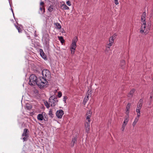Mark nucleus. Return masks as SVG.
<instances>
[{
    "label": "nucleus",
    "instance_id": "bb28decb",
    "mask_svg": "<svg viewBox=\"0 0 153 153\" xmlns=\"http://www.w3.org/2000/svg\"><path fill=\"white\" fill-rule=\"evenodd\" d=\"M40 10L41 11H42V10H43V12L42 13V14H43L45 12V8L43 6H40Z\"/></svg>",
    "mask_w": 153,
    "mask_h": 153
},
{
    "label": "nucleus",
    "instance_id": "a19ab883",
    "mask_svg": "<svg viewBox=\"0 0 153 153\" xmlns=\"http://www.w3.org/2000/svg\"><path fill=\"white\" fill-rule=\"evenodd\" d=\"M143 104L141 103H139V105H137V106L139 107H142Z\"/></svg>",
    "mask_w": 153,
    "mask_h": 153
},
{
    "label": "nucleus",
    "instance_id": "72a5a7b5",
    "mask_svg": "<svg viewBox=\"0 0 153 153\" xmlns=\"http://www.w3.org/2000/svg\"><path fill=\"white\" fill-rule=\"evenodd\" d=\"M62 96V93L61 92L59 91L58 92L57 96L59 98H60Z\"/></svg>",
    "mask_w": 153,
    "mask_h": 153
},
{
    "label": "nucleus",
    "instance_id": "dca6fc26",
    "mask_svg": "<svg viewBox=\"0 0 153 153\" xmlns=\"http://www.w3.org/2000/svg\"><path fill=\"white\" fill-rule=\"evenodd\" d=\"M131 103H128L127 104V106L126 107V114L127 115H128L129 113V109L130 108L131 106Z\"/></svg>",
    "mask_w": 153,
    "mask_h": 153
},
{
    "label": "nucleus",
    "instance_id": "423d86ee",
    "mask_svg": "<svg viewBox=\"0 0 153 153\" xmlns=\"http://www.w3.org/2000/svg\"><path fill=\"white\" fill-rule=\"evenodd\" d=\"M29 132V131L27 129L25 128L24 129L22 135V136H25L23 138L24 141H27L28 139Z\"/></svg>",
    "mask_w": 153,
    "mask_h": 153
},
{
    "label": "nucleus",
    "instance_id": "1a4fd4ad",
    "mask_svg": "<svg viewBox=\"0 0 153 153\" xmlns=\"http://www.w3.org/2000/svg\"><path fill=\"white\" fill-rule=\"evenodd\" d=\"M85 131L88 133L90 130V123L86 122L85 123Z\"/></svg>",
    "mask_w": 153,
    "mask_h": 153
},
{
    "label": "nucleus",
    "instance_id": "c9c22d12",
    "mask_svg": "<svg viewBox=\"0 0 153 153\" xmlns=\"http://www.w3.org/2000/svg\"><path fill=\"white\" fill-rule=\"evenodd\" d=\"M66 3L68 6H70L71 5V2L70 1H67Z\"/></svg>",
    "mask_w": 153,
    "mask_h": 153
},
{
    "label": "nucleus",
    "instance_id": "4c0bfd02",
    "mask_svg": "<svg viewBox=\"0 0 153 153\" xmlns=\"http://www.w3.org/2000/svg\"><path fill=\"white\" fill-rule=\"evenodd\" d=\"M114 3L116 5L118 4V0H114Z\"/></svg>",
    "mask_w": 153,
    "mask_h": 153
},
{
    "label": "nucleus",
    "instance_id": "e433bc0d",
    "mask_svg": "<svg viewBox=\"0 0 153 153\" xmlns=\"http://www.w3.org/2000/svg\"><path fill=\"white\" fill-rule=\"evenodd\" d=\"M117 36L116 33H114L112 36L110 37V38H116Z\"/></svg>",
    "mask_w": 153,
    "mask_h": 153
},
{
    "label": "nucleus",
    "instance_id": "a878e982",
    "mask_svg": "<svg viewBox=\"0 0 153 153\" xmlns=\"http://www.w3.org/2000/svg\"><path fill=\"white\" fill-rule=\"evenodd\" d=\"M51 102L48 103L47 101H45L44 102V104L46 106L47 108H48L50 107V104Z\"/></svg>",
    "mask_w": 153,
    "mask_h": 153
},
{
    "label": "nucleus",
    "instance_id": "412c9836",
    "mask_svg": "<svg viewBox=\"0 0 153 153\" xmlns=\"http://www.w3.org/2000/svg\"><path fill=\"white\" fill-rule=\"evenodd\" d=\"M43 116H44V119L43 120L46 121H48V115L46 114V113L45 112H43Z\"/></svg>",
    "mask_w": 153,
    "mask_h": 153
},
{
    "label": "nucleus",
    "instance_id": "393cba45",
    "mask_svg": "<svg viewBox=\"0 0 153 153\" xmlns=\"http://www.w3.org/2000/svg\"><path fill=\"white\" fill-rule=\"evenodd\" d=\"M55 24L56 26V28H57V29H60L61 28V26L59 23H55Z\"/></svg>",
    "mask_w": 153,
    "mask_h": 153
},
{
    "label": "nucleus",
    "instance_id": "cd10ccee",
    "mask_svg": "<svg viewBox=\"0 0 153 153\" xmlns=\"http://www.w3.org/2000/svg\"><path fill=\"white\" fill-rule=\"evenodd\" d=\"M138 120V119L136 118L134 121V122H133L132 124V126L133 127H134L135 126V125L136 123L137 122Z\"/></svg>",
    "mask_w": 153,
    "mask_h": 153
},
{
    "label": "nucleus",
    "instance_id": "ea45409f",
    "mask_svg": "<svg viewBox=\"0 0 153 153\" xmlns=\"http://www.w3.org/2000/svg\"><path fill=\"white\" fill-rule=\"evenodd\" d=\"M143 100L142 99H140L139 101V103H141L143 104Z\"/></svg>",
    "mask_w": 153,
    "mask_h": 153
},
{
    "label": "nucleus",
    "instance_id": "f704fd0d",
    "mask_svg": "<svg viewBox=\"0 0 153 153\" xmlns=\"http://www.w3.org/2000/svg\"><path fill=\"white\" fill-rule=\"evenodd\" d=\"M126 124H123L122 127V131H123L125 129V128L126 126Z\"/></svg>",
    "mask_w": 153,
    "mask_h": 153
},
{
    "label": "nucleus",
    "instance_id": "b1692460",
    "mask_svg": "<svg viewBox=\"0 0 153 153\" xmlns=\"http://www.w3.org/2000/svg\"><path fill=\"white\" fill-rule=\"evenodd\" d=\"M49 39H45L44 41V43L46 46H48L49 45Z\"/></svg>",
    "mask_w": 153,
    "mask_h": 153
},
{
    "label": "nucleus",
    "instance_id": "2eb2a0df",
    "mask_svg": "<svg viewBox=\"0 0 153 153\" xmlns=\"http://www.w3.org/2000/svg\"><path fill=\"white\" fill-rule=\"evenodd\" d=\"M60 8L63 10H68L69 9V7L65 3L60 5Z\"/></svg>",
    "mask_w": 153,
    "mask_h": 153
},
{
    "label": "nucleus",
    "instance_id": "f03ea898",
    "mask_svg": "<svg viewBox=\"0 0 153 153\" xmlns=\"http://www.w3.org/2000/svg\"><path fill=\"white\" fill-rule=\"evenodd\" d=\"M42 76L41 77L42 82H44V85L46 83H48L47 80L50 79L51 76L50 72L47 69H44L42 71Z\"/></svg>",
    "mask_w": 153,
    "mask_h": 153
},
{
    "label": "nucleus",
    "instance_id": "4be33fe9",
    "mask_svg": "<svg viewBox=\"0 0 153 153\" xmlns=\"http://www.w3.org/2000/svg\"><path fill=\"white\" fill-rule=\"evenodd\" d=\"M135 91V89H131L130 91V92L129 94V95H130L131 97H132Z\"/></svg>",
    "mask_w": 153,
    "mask_h": 153
},
{
    "label": "nucleus",
    "instance_id": "2f4dec72",
    "mask_svg": "<svg viewBox=\"0 0 153 153\" xmlns=\"http://www.w3.org/2000/svg\"><path fill=\"white\" fill-rule=\"evenodd\" d=\"M59 40L60 41L61 44L63 45V43L65 42L64 39H59Z\"/></svg>",
    "mask_w": 153,
    "mask_h": 153
},
{
    "label": "nucleus",
    "instance_id": "ddd939ff",
    "mask_svg": "<svg viewBox=\"0 0 153 153\" xmlns=\"http://www.w3.org/2000/svg\"><path fill=\"white\" fill-rule=\"evenodd\" d=\"M114 39H109V43L106 46L107 48H109V47L112 45L114 42Z\"/></svg>",
    "mask_w": 153,
    "mask_h": 153
},
{
    "label": "nucleus",
    "instance_id": "f257e3e1",
    "mask_svg": "<svg viewBox=\"0 0 153 153\" xmlns=\"http://www.w3.org/2000/svg\"><path fill=\"white\" fill-rule=\"evenodd\" d=\"M36 84L40 89H42L45 86L44 82H42L41 77L37 79V76L34 74L31 75L29 77V84L33 86Z\"/></svg>",
    "mask_w": 153,
    "mask_h": 153
},
{
    "label": "nucleus",
    "instance_id": "f3484780",
    "mask_svg": "<svg viewBox=\"0 0 153 153\" xmlns=\"http://www.w3.org/2000/svg\"><path fill=\"white\" fill-rule=\"evenodd\" d=\"M89 95V94H88L87 95V94H86V97L84 98V99L83 100V104L84 105H85L86 102H87V101L88 100Z\"/></svg>",
    "mask_w": 153,
    "mask_h": 153
},
{
    "label": "nucleus",
    "instance_id": "7c9ffc66",
    "mask_svg": "<svg viewBox=\"0 0 153 153\" xmlns=\"http://www.w3.org/2000/svg\"><path fill=\"white\" fill-rule=\"evenodd\" d=\"M26 108L27 109L30 110L32 108V106L30 104H27Z\"/></svg>",
    "mask_w": 153,
    "mask_h": 153
},
{
    "label": "nucleus",
    "instance_id": "39448f33",
    "mask_svg": "<svg viewBox=\"0 0 153 153\" xmlns=\"http://www.w3.org/2000/svg\"><path fill=\"white\" fill-rule=\"evenodd\" d=\"M78 39H74L72 40V44L70 48L71 54H73L74 53L76 47V43Z\"/></svg>",
    "mask_w": 153,
    "mask_h": 153
},
{
    "label": "nucleus",
    "instance_id": "9d476101",
    "mask_svg": "<svg viewBox=\"0 0 153 153\" xmlns=\"http://www.w3.org/2000/svg\"><path fill=\"white\" fill-rule=\"evenodd\" d=\"M91 115V112L90 111H88L86 114V118L88 120V122H90V117Z\"/></svg>",
    "mask_w": 153,
    "mask_h": 153
},
{
    "label": "nucleus",
    "instance_id": "4468645a",
    "mask_svg": "<svg viewBox=\"0 0 153 153\" xmlns=\"http://www.w3.org/2000/svg\"><path fill=\"white\" fill-rule=\"evenodd\" d=\"M125 62L124 60H122L120 62V66L122 69H123L125 67Z\"/></svg>",
    "mask_w": 153,
    "mask_h": 153
},
{
    "label": "nucleus",
    "instance_id": "7ed1b4c3",
    "mask_svg": "<svg viewBox=\"0 0 153 153\" xmlns=\"http://www.w3.org/2000/svg\"><path fill=\"white\" fill-rule=\"evenodd\" d=\"M146 13L145 12H143L141 17V21L143 25L141 26L140 32L141 33L144 32V30H145L146 26V22L145 21Z\"/></svg>",
    "mask_w": 153,
    "mask_h": 153
},
{
    "label": "nucleus",
    "instance_id": "c756f323",
    "mask_svg": "<svg viewBox=\"0 0 153 153\" xmlns=\"http://www.w3.org/2000/svg\"><path fill=\"white\" fill-rule=\"evenodd\" d=\"M141 108L140 107H139V106H137V109L136 110V111L137 113H139V114H140V110Z\"/></svg>",
    "mask_w": 153,
    "mask_h": 153
},
{
    "label": "nucleus",
    "instance_id": "473e14b6",
    "mask_svg": "<svg viewBox=\"0 0 153 153\" xmlns=\"http://www.w3.org/2000/svg\"><path fill=\"white\" fill-rule=\"evenodd\" d=\"M68 99L67 96H64L63 101L65 103H66V100Z\"/></svg>",
    "mask_w": 153,
    "mask_h": 153
},
{
    "label": "nucleus",
    "instance_id": "5701e85b",
    "mask_svg": "<svg viewBox=\"0 0 153 153\" xmlns=\"http://www.w3.org/2000/svg\"><path fill=\"white\" fill-rule=\"evenodd\" d=\"M48 114L51 117V118H53V117L54 114L53 113V110L52 109H50Z\"/></svg>",
    "mask_w": 153,
    "mask_h": 153
},
{
    "label": "nucleus",
    "instance_id": "aec40b11",
    "mask_svg": "<svg viewBox=\"0 0 153 153\" xmlns=\"http://www.w3.org/2000/svg\"><path fill=\"white\" fill-rule=\"evenodd\" d=\"M54 8L53 5H51L48 7V10L50 12H51L53 11Z\"/></svg>",
    "mask_w": 153,
    "mask_h": 153
},
{
    "label": "nucleus",
    "instance_id": "79ce46f5",
    "mask_svg": "<svg viewBox=\"0 0 153 153\" xmlns=\"http://www.w3.org/2000/svg\"><path fill=\"white\" fill-rule=\"evenodd\" d=\"M44 2L43 1H41L40 4V5L41 6H42V5H43L44 4Z\"/></svg>",
    "mask_w": 153,
    "mask_h": 153
},
{
    "label": "nucleus",
    "instance_id": "de8ad7c7",
    "mask_svg": "<svg viewBox=\"0 0 153 153\" xmlns=\"http://www.w3.org/2000/svg\"><path fill=\"white\" fill-rule=\"evenodd\" d=\"M11 10H12V12H13V10L12 9V8H11Z\"/></svg>",
    "mask_w": 153,
    "mask_h": 153
},
{
    "label": "nucleus",
    "instance_id": "a211bd4d",
    "mask_svg": "<svg viewBox=\"0 0 153 153\" xmlns=\"http://www.w3.org/2000/svg\"><path fill=\"white\" fill-rule=\"evenodd\" d=\"M128 117L129 116L128 115H127L125 116V120L123 122V124H126V125L129 120Z\"/></svg>",
    "mask_w": 153,
    "mask_h": 153
},
{
    "label": "nucleus",
    "instance_id": "20e7f679",
    "mask_svg": "<svg viewBox=\"0 0 153 153\" xmlns=\"http://www.w3.org/2000/svg\"><path fill=\"white\" fill-rule=\"evenodd\" d=\"M58 102L57 98L55 95H53L50 97L48 100L49 102H51V106L52 107L55 106Z\"/></svg>",
    "mask_w": 153,
    "mask_h": 153
},
{
    "label": "nucleus",
    "instance_id": "0eeeda50",
    "mask_svg": "<svg viewBox=\"0 0 153 153\" xmlns=\"http://www.w3.org/2000/svg\"><path fill=\"white\" fill-rule=\"evenodd\" d=\"M64 114L63 111L62 109H60L57 111L56 113V115L58 118L60 119L62 118Z\"/></svg>",
    "mask_w": 153,
    "mask_h": 153
},
{
    "label": "nucleus",
    "instance_id": "c03bdc74",
    "mask_svg": "<svg viewBox=\"0 0 153 153\" xmlns=\"http://www.w3.org/2000/svg\"><path fill=\"white\" fill-rule=\"evenodd\" d=\"M58 38H60V39L63 38V37L62 36H59V37L58 36Z\"/></svg>",
    "mask_w": 153,
    "mask_h": 153
},
{
    "label": "nucleus",
    "instance_id": "37998d69",
    "mask_svg": "<svg viewBox=\"0 0 153 153\" xmlns=\"http://www.w3.org/2000/svg\"><path fill=\"white\" fill-rule=\"evenodd\" d=\"M140 114H139V113H137V116L138 118L140 116Z\"/></svg>",
    "mask_w": 153,
    "mask_h": 153
},
{
    "label": "nucleus",
    "instance_id": "c85d7f7f",
    "mask_svg": "<svg viewBox=\"0 0 153 153\" xmlns=\"http://www.w3.org/2000/svg\"><path fill=\"white\" fill-rule=\"evenodd\" d=\"M15 26L16 27V28L18 30V32L19 33H21L22 31V30L20 27H19L16 25H15Z\"/></svg>",
    "mask_w": 153,
    "mask_h": 153
},
{
    "label": "nucleus",
    "instance_id": "09e8293b",
    "mask_svg": "<svg viewBox=\"0 0 153 153\" xmlns=\"http://www.w3.org/2000/svg\"><path fill=\"white\" fill-rule=\"evenodd\" d=\"M129 42H130V40H129Z\"/></svg>",
    "mask_w": 153,
    "mask_h": 153
},
{
    "label": "nucleus",
    "instance_id": "f8f14e48",
    "mask_svg": "<svg viewBox=\"0 0 153 153\" xmlns=\"http://www.w3.org/2000/svg\"><path fill=\"white\" fill-rule=\"evenodd\" d=\"M43 112L42 114H39L37 115V118L38 120L42 121L44 119Z\"/></svg>",
    "mask_w": 153,
    "mask_h": 153
},
{
    "label": "nucleus",
    "instance_id": "6ab92c4d",
    "mask_svg": "<svg viewBox=\"0 0 153 153\" xmlns=\"http://www.w3.org/2000/svg\"><path fill=\"white\" fill-rule=\"evenodd\" d=\"M151 26V24L150 22H149V25H148L147 26V28L146 29V31L145 32V33L146 34L148 33L149 32V31L150 30Z\"/></svg>",
    "mask_w": 153,
    "mask_h": 153
},
{
    "label": "nucleus",
    "instance_id": "58836bf2",
    "mask_svg": "<svg viewBox=\"0 0 153 153\" xmlns=\"http://www.w3.org/2000/svg\"><path fill=\"white\" fill-rule=\"evenodd\" d=\"M91 91H89V90H88L86 94H87V95L88 94H91Z\"/></svg>",
    "mask_w": 153,
    "mask_h": 153
},
{
    "label": "nucleus",
    "instance_id": "6e6552de",
    "mask_svg": "<svg viewBox=\"0 0 153 153\" xmlns=\"http://www.w3.org/2000/svg\"><path fill=\"white\" fill-rule=\"evenodd\" d=\"M40 54L42 58L45 59H47V57L46 55L44 52L43 50L42 49L39 50Z\"/></svg>",
    "mask_w": 153,
    "mask_h": 153
},
{
    "label": "nucleus",
    "instance_id": "a18cd8bd",
    "mask_svg": "<svg viewBox=\"0 0 153 153\" xmlns=\"http://www.w3.org/2000/svg\"><path fill=\"white\" fill-rule=\"evenodd\" d=\"M152 96H151L150 97V98L151 99H152Z\"/></svg>",
    "mask_w": 153,
    "mask_h": 153
},
{
    "label": "nucleus",
    "instance_id": "9b49d317",
    "mask_svg": "<svg viewBox=\"0 0 153 153\" xmlns=\"http://www.w3.org/2000/svg\"><path fill=\"white\" fill-rule=\"evenodd\" d=\"M77 143V139L76 137H74L72 139V140L71 143V147H73L75 144H76Z\"/></svg>",
    "mask_w": 153,
    "mask_h": 153
},
{
    "label": "nucleus",
    "instance_id": "49530a36",
    "mask_svg": "<svg viewBox=\"0 0 153 153\" xmlns=\"http://www.w3.org/2000/svg\"><path fill=\"white\" fill-rule=\"evenodd\" d=\"M148 25H149V22H148Z\"/></svg>",
    "mask_w": 153,
    "mask_h": 153
}]
</instances>
